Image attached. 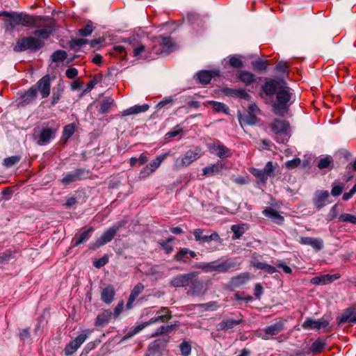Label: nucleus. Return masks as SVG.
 Returning <instances> with one entry per match:
<instances>
[{
    "instance_id": "61",
    "label": "nucleus",
    "mask_w": 356,
    "mask_h": 356,
    "mask_svg": "<svg viewBox=\"0 0 356 356\" xmlns=\"http://www.w3.org/2000/svg\"><path fill=\"white\" fill-rule=\"evenodd\" d=\"M180 350L181 352V355L184 356H188L190 355L191 351V346L189 343L186 341H184L180 344Z\"/></svg>"
},
{
    "instance_id": "43",
    "label": "nucleus",
    "mask_w": 356,
    "mask_h": 356,
    "mask_svg": "<svg viewBox=\"0 0 356 356\" xmlns=\"http://www.w3.org/2000/svg\"><path fill=\"white\" fill-rule=\"evenodd\" d=\"M175 325H163L158 327L156 330L152 334L151 337H156L159 335L168 334L175 329Z\"/></svg>"
},
{
    "instance_id": "60",
    "label": "nucleus",
    "mask_w": 356,
    "mask_h": 356,
    "mask_svg": "<svg viewBox=\"0 0 356 356\" xmlns=\"http://www.w3.org/2000/svg\"><path fill=\"white\" fill-rule=\"evenodd\" d=\"M183 132V129L179 126H176L172 131L168 132L165 135V140H170L171 138L177 136L180 133Z\"/></svg>"
},
{
    "instance_id": "63",
    "label": "nucleus",
    "mask_w": 356,
    "mask_h": 356,
    "mask_svg": "<svg viewBox=\"0 0 356 356\" xmlns=\"http://www.w3.org/2000/svg\"><path fill=\"white\" fill-rule=\"evenodd\" d=\"M332 159L330 156H327L323 159H321L318 163V167L320 169H324L327 168L330 164L332 163Z\"/></svg>"
},
{
    "instance_id": "18",
    "label": "nucleus",
    "mask_w": 356,
    "mask_h": 356,
    "mask_svg": "<svg viewBox=\"0 0 356 356\" xmlns=\"http://www.w3.org/2000/svg\"><path fill=\"white\" fill-rule=\"evenodd\" d=\"M171 318L172 314L169 309L162 307L159 310L156 311L155 316L151 318L149 321L152 325L158 322L167 323Z\"/></svg>"
},
{
    "instance_id": "1",
    "label": "nucleus",
    "mask_w": 356,
    "mask_h": 356,
    "mask_svg": "<svg viewBox=\"0 0 356 356\" xmlns=\"http://www.w3.org/2000/svg\"><path fill=\"white\" fill-rule=\"evenodd\" d=\"M261 90L270 98L275 95V99L271 101L272 111L275 115L284 117L289 113L293 93L284 80L269 79L263 84Z\"/></svg>"
},
{
    "instance_id": "54",
    "label": "nucleus",
    "mask_w": 356,
    "mask_h": 356,
    "mask_svg": "<svg viewBox=\"0 0 356 356\" xmlns=\"http://www.w3.org/2000/svg\"><path fill=\"white\" fill-rule=\"evenodd\" d=\"M79 34L83 37H86L90 35L93 31V26L91 22H88V24L83 28L78 30Z\"/></svg>"
},
{
    "instance_id": "13",
    "label": "nucleus",
    "mask_w": 356,
    "mask_h": 356,
    "mask_svg": "<svg viewBox=\"0 0 356 356\" xmlns=\"http://www.w3.org/2000/svg\"><path fill=\"white\" fill-rule=\"evenodd\" d=\"M190 289L187 294L193 296H204L207 291V285L203 281L197 280V277L193 278L190 282Z\"/></svg>"
},
{
    "instance_id": "9",
    "label": "nucleus",
    "mask_w": 356,
    "mask_h": 356,
    "mask_svg": "<svg viewBox=\"0 0 356 356\" xmlns=\"http://www.w3.org/2000/svg\"><path fill=\"white\" fill-rule=\"evenodd\" d=\"M286 322V320L280 318L274 323L265 327L263 330L264 332H260L258 336L264 340H268L270 337L277 335L284 331Z\"/></svg>"
},
{
    "instance_id": "21",
    "label": "nucleus",
    "mask_w": 356,
    "mask_h": 356,
    "mask_svg": "<svg viewBox=\"0 0 356 356\" xmlns=\"http://www.w3.org/2000/svg\"><path fill=\"white\" fill-rule=\"evenodd\" d=\"M210 149L212 152H215L216 154L221 159L230 157L232 156L231 150L221 144L219 141L214 142L211 145Z\"/></svg>"
},
{
    "instance_id": "27",
    "label": "nucleus",
    "mask_w": 356,
    "mask_h": 356,
    "mask_svg": "<svg viewBox=\"0 0 356 356\" xmlns=\"http://www.w3.org/2000/svg\"><path fill=\"white\" fill-rule=\"evenodd\" d=\"M299 242L302 245L312 246L316 251L321 250L323 247V241L321 238L312 237H301Z\"/></svg>"
},
{
    "instance_id": "37",
    "label": "nucleus",
    "mask_w": 356,
    "mask_h": 356,
    "mask_svg": "<svg viewBox=\"0 0 356 356\" xmlns=\"http://www.w3.org/2000/svg\"><path fill=\"white\" fill-rule=\"evenodd\" d=\"M149 106L148 104L143 105H135L132 107H130L122 112L123 116L130 115H136L140 113H143L147 111L149 109Z\"/></svg>"
},
{
    "instance_id": "58",
    "label": "nucleus",
    "mask_w": 356,
    "mask_h": 356,
    "mask_svg": "<svg viewBox=\"0 0 356 356\" xmlns=\"http://www.w3.org/2000/svg\"><path fill=\"white\" fill-rule=\"evenodd\" d=\"M154 172V171H153V170L152 168H150L149 165H146L140 171L139 178H140V179H145L147 177H149Z\"/></svg>"
},
{
    "instance_id": "5",
    "label": "nucleus",
    "mask_w": 356,
    "mask_h": 356,
    "mask_svg": "<svg viewBox=\"0 0 356 356\" xmlns=\"http://www.w3.org/2000/svg\"><path fill=\"white\" fill-rule=\"evenodd\" d=\"M1 15L9 17V24L13 28L17 25L31 27L34 24V20L36 16L29 15L24 13H9L3 11Z\"/></svg>"
},
{
    "instance_id": "48",
    "label": "nucleus",
    "mask_w": 356,
    "mask_h": 356,
    "mask_svg": "<svg viewBox=\"0 0 356 356\" xmlns=\"http://www.w3.org/2000/svg\"><path fill=\"white\" fill-rule=\"evenodd\" d=\"M209 104L212 105V107L215 111L222 112L226 114L228 113L229 108L224 103L211 101L209 102Z\"/></svg>"
},
{
    "instance_id": "39",
    "label": "nucleus",
    "mask_w": 356,
    "mask_h": 356,
    "mask_svg": "<svg viewBox=\"0 0 356 356\" xmlns=\"http://www.w3.org/2000/svg\"><path fill=\"white\" fill-rule=\"evenodd\" d=\"M326 344L327 343L325 339L318 338L312 343L310 347V351L314 355L320 354L323 351Z\"/></svg>"
},
{
    "instance_id": "3",
    "label": "nucleus",
    "mask_w": 356,
    "mask_h": 356,
    "mask_svg": "<svg viewBox=\"0 0 356 356\" xmlns=\"http://www.w3.org/2000/svg\"><path fill=\"white\" fill-rule=\"evenodd\" d=\"M202 154L203 153L200 147H195L193 149H188L176 159L173 165V169L175 170H179L187 168L199 159Z\"/></svg>"
},
{
    "instance_id": "23",
    "label": "nucleus",
    "mask_w": 356,
    "mask_h": 356,
    "mask_svg": "<svg viewBox=\"0 0 356 356\" xmlns=\"http://www.w3.org/2000/svg\"><path fill=\"white\" fill-rule=\"evenodd\" d=\"M222 92L227 96L236 97L249 101L251 96L244 89H232L229 88H224Z\"/></svg>"
},
{
    "instance_id": "57",
    "label": "nucleus",
    "mask_w": 356,
    "mask_h": 356,
    "mask_svg": "<svg viewBox=\"0 0 356 356\" xmlns=\"http://www.w3.org/2000/svg\"><path fill=\"white\" fill-rule=\"evenodd\" d=\"M289 66L287 63L279 61L275 66V70L283 74H287L289 72Z\"/></svg>"
},
{
    "instance_id": "10",
    "label": "nucleus",
    "mask_w": 356,
    "mask_h": 356,
    "mask_svg": "<svg viewBox=\"0 0 356 356\" xmlns=\"http://www.w3.org/2000/svg\"><path fill=\"white\" fill-rule=\"evenodd\" d=\"M122 226V224L119 223L108 228L106 232H104L100 238H99L95 243L90 245V249L96 250L111 241L115 236L117 232L120 229Z\"/></svg>"
},
{
    "instance_id": "52",
    "label": "nucleus",
    "mask_w": 356,
    "mask_h": 356,
    "mask_svg": "<svg viewBox=\"0 0 356 356\" xmlns=\"http://www.w3.org/2000/svg\"><path fill=\"white\" fill-rule=\"evenodd\" d=\"M67 58V53L64 50H57L51 55L53 62H60L64 60Z\"/></svg>"
},
{
    "instance_id": "32",
    "label": "nucleus",
    "mask_w": 356,
    "mask_h": 356,
    "mask_svg": "<svg viewBox=\"0 0 356 356\" xmlns=\"http://www.w3.org/2000/svg\"><path fill=\"white\" fill-rule=\"evenodd\" d=\"M94 231V228L92 227H90L88 229L83 231L80 234H76L72 239V243L74 245L78 246L83 242L87 241L91 236L92 232Z\"/></svg>"
},
{
    "instance_id": "55",
    "label": "nucleus",
    "mask_w": 356,
    "mask_h": 356,
    "mask_svg": "<svg viewBox=\"0 0 356 356\" xmlns=\"http://www.w3.org/2000/svg\"><path fill=\"white\" fill-rule=\"evenodd\" d=\"M216 264H217V261H214L212 262L203 264L199 266V268H201L203 271H204L206 273L213 272V271L216 272V269H217Z\"/></svg>"
},
{
    "instance_id": "8",
    "label": "nucleus",
    "mask_w": 356,
    "mask_h": 356,
    "mask_svg": "<svg viewBox=\"0 0 356 356\" xmlns=\"http://www.w3.org/2000/svg\"><path fill=\"white\" fill-rule=\"evenodd\" d=\"M129 44L133 51V56L137 59H154L152 54L149 53V48H147L140 41L134 39L133 41H130Z\"/></svg>"
},
{
    "instance_id": "30",
    "label": "nucleus",
    "mask_w": 356,
    "mask_h": 356,
    "mask_svg": "<svg viewBox=\"0 0 356 356\" xmlns=\"http://www.w3.org/2000/svg\"><path fill=\"white\" fill-rule=\"evenodd\" d=\"M251 279L250 273H242L231 278L230 284L234 287H238L244 284Z\"/></svg>"
},
{
    "instance_id": "36",
    "label": "nucleus",
    "mask_w": 356,
    "mask_h": 356,
    "mask_svg": "<svg viewBox=\"0 0 356 356\" xmlns=\"http://www.w3.org/2000/svg\"><path fill=\"white\" fill-rule=\"evenodd\" d=\"M143 290H144V286L141 283L137 284L134 287V289H132L131 294L129 297L127 303V307L128 308H130L131 307V305L133 304V302L135 301V300L139 296V294H140L143 292Z\"/></svg>"
},
{
    "instance_id": "25",
    "label": "nucleus",
    "mask_w": 356,
    "mask_h": 356,
    "mask_svg": "<svg viewBox=\"0 0 356 356\" xmlns=\"http://www.w3.org/2000/svg\"><path fill=\"white\" fill-rule=\"evenodd\" d=\"M36 88H35L34 87H31L23 95H22L18 105L21 106H25L32 103L36 99Z\"/></svg>"
},
{
    "instance_id": "40",
    "label": "nucleus",
    "mask_w": 356,
    "mask_h": 356,
    "mask_svg": "<svg viewBox=\"0 0 356 356\" xmlns=\"http://www.w3.org/2000/svg\"><path fill=\"white\" fill-rule=\"evenodd\" d=\"M150 325H151V323L148 321L140 323L136 326L132 327L131 328V330L124 335V339H128L129 338H131L135 334H138L139 332H140L144 328H145L146 327H147Z\"/></svg>"
},
{
    "instance_id": "15",
    "label": "nucleus",
    "mask_w": 356,
    "mask_h": 356,
    "mask_svg": "<svg viewBox=\"0 0 356 356\" xmlns=\"http://www.w3.org/2000/svg\"><path fill=\"white\" fill-rule=\"evenodd\" d=\"M203 229L200 228L195 229L193 231V234L196 241L200 243H209L212 241H215L221 243V238L217 232H213L210 235H203Z\"/></svg>"
},
{
    "instance_id": "33",
    "label": "nucleus",
    "mask_w": 356,
    "mask_h": 356,
    "mask_svg": "<svg viewBox=\"0 0 356 356\" xmlns=\"http://www.w3.org/2000/svg\"><path fill=\"white\" fill-rule=\"evenodd\" d=\"M222 170V164L221 163H217L204 168L202 172L204 176L209 177L219 174Z\"/></svg>"
},
{
    "instance_id": "2",
    "label": "nucleus",
    "mask_w": 356,
    "mask_h": 356,
    "mask_svg": "<svg viewBox=\"0 0 356 356\" xmlns=\"http://www.w3.org/2000/svg\"><path fill=\"white\" fill-rule=\"evenodd\" d=\"M152 47L149 53H152L154 59L159 55H167L172 49L173 42L171 38L163 35L156 36L152 40Z\"/></svg>"
},
{
    "instance_id": "44",
    "label": "nucleus",
    "mask_w": 356,
    "mask_h": 356,
    "mask_svg": "<svg viewBox=\"0 0 356 356\" xmlns=\"http://www.w3.org/2000/svg\"><path fill=\"white\" fill-rule=\"evenodd\" d=\"M197 76L199 82L202 84L206 85L210 83L213 77V74L210 71L202 70L198 72Z\"/></svg>"
},
{
    "instance_id": "29",
    "label": "nucleus",
    "mask_w": 356,
    "mask_h": 356,
    "mask_svg": "<svg viewBox=\"0 0 356 356\" xmlns=\"http://www.w3.org/2000/svg\"><path fill=\"white\" fill-rule=\"evenodd\" d=\"M249 229V225L246 223H240L231 226V230L233 232L232 240L239 239L243 234Z\"/></svg>"
},
{
    "instance_id": "53",
    "label": "nucleus",
    "mask_w": 356,
    "mask_h": 356,
    "mask_svg": "<svg viewBox=\"0 0 356 356\" xmlns=\"http://www.w3.org/2000/svg\"><path fill=\"white\" fill-rule=\"evenodd\" d=\"M339 220L343 222H349L353 225H356V216L350 213H341L339 217Z\"/></svg>"
},
{
    "instance_id": "46",
    "label": "nucleus",
    "mask_w": 356,
    "mask_h": 356,
    "mask_svg": "<svg viewBox=\"0 0 356 356\" xmlns=\"http://www.w3.org/2000/svg\"><path fill=\"white\" fill-rule=\"evenodd\" d=\"M259 121V119L255 115L247 114L240 118V123L241 125H254Z\"/></svg>"
},
{
    "instance_id": "59",
    "label": "nucleus",
    "mask_w": 356,
    "mask_h": 356,
    "mask_svg": "<svg viewBox=\"0 0 356 356\" xmlns=\"http://www.w3.org/2000/svg\"><path fill=\"white\" fill-rule=\"evenodd\" d=\"M251 172L254 177L258 178L259 181H261L262 183H265L268 179V177L264 172L263 170L253 169L251 171Z\"/></svg>"
},
{
    "instance_id": "14",
    "label": "nucleus",
    "mask_w": 356,
    "mask_h": 356,
    "mask_svg": "<svg viewBox=\"0 0 356 356\" xmlns=\"http://www.w3.org/2000/svg\"><path fill=\"white\" fill-rule=\"evenodd\" d=\"M33 87L36 88L37 92H39L42 98H47L51 90V78L49 75L42 77Z\"/></svg>"
},
{
    "instance_id": "11",
    "label": "nucleus",
    "mask_w": 356,
    "mask_h": 356,
    "mask_svg": "<svg viewBox=\"0 0 356 356\" xmlns=\"http://www.w3.org/2000/svg\"><path fill=\"white\" fill-rule=\"evenodd\" d=\"M90 333L91 330H86L83 333L78 335L73 341L70 342L64 349L65 355H71L75 353L81 344L87 339Z\"/></svg>"
},
{
    "instance_id": "34",
    "label": "nucleus",
    "mask_w": 356,
    "mask_h": 356,
    "mask_svg": "<svg viewBox=\"0 0 356 356\" xmlns=\"http://www.w3.org/2000/svg\"><path fill=\"white\" fill-rule=\"evenodd\" d=\"M114 104V100L111 97H105L99 105L98 111L101 114H106L111 111Z\"/></svg>"
},
{
    "instance_id": "51",
    "label": "nucleus",
    "mask_w": 356,
    "mask_h": 356,
    "mask_svg": "<svg viewBox=\"0 0 356 356\" xmlns=\"http://www.w3.org/2000/svg\"><path fill=\"white\" fill-rule=\"evenodd\" d=\"M252 67L257 71H265L268 67L267 60L259 59L252 62Z\"/></svg>"
},
{
    "instance_id": "16",
    "label": "nucleus",
    "mask_w": 356,
    "mask_h": 356,
    "mask_svg": "<svg viewBox=\"0 0 356 356\" xmlns=\"http://www.w3.org/2000/svg\"><path fill=\"white\" fill-rule=\"evenodd\" d=\"M243 322L242 316L233 319L231 318H224L221 322L217 324L216 328L218 331H231L236 326L239 325Z\"/></svg>"
},
{
    "instance_id": "28",
    "label": "nucleus",
    "mask_w": 356,
    "mask_h": 356,
    "mask_svg": "<svg viewBox=\"0 0 356 356\" xmlns=\"http://www.w3.org/2000/svg\"><path fill=\"white\" fill-rule=\"evenodd\" d=\"M262 213L277 225H282L284 221V218L274 209L266 208L262 211Z\"/></svg>"
},
{
    "instance_id": "49",
    "label": "nucleus",
    "mask_w": 356,
    "mask_h": 356,
    "mask_svg": "<svg viewBox=\"0 0 356 356\" xmlns=\"http://www.w3.org/2000/svg\"><path fill=\"white\" fill-rule=\"evenodd\" d=\"M22 157L19 155L12 156L3 159V165L6 168H10L17 163Z\"/></svg>"
},
{
    "instance_id": "6",
    "label": "nucleus",
    "mask_w": 356,
    "mask_h": 356,
    "mask_svg": "<svg viewBox=\"0 0 356 356\" xmlns=\"http://www.w3.org/2000/svg\"><path fill=\"white\" fill-rule=\"evenodd\" d=\"M44 42L35 37H24L18 40L13 49L15 51H23L26 49L38 51L44 46Z\"/></svg>"
},
{
    "instance_id": "56",
    "label": "nucleus",
    "mask_w": 356,
    "mask_h": 356,
    "mask_svg": "<svg viewBox=\"0 0 356 356\" xmlns=\"http://www.w3.org/2000/svg\"><path fill=\"white\" fill-rule=\"evenodd\" d=\"M63 89L58 88L56 90H54L51 99V106L56 104L62 97Z\"/></svg>"
},
{
    "instance_id": "42",
    "label": "nucleus",
    "mask_w": 356,
    "mask_h": 356,
    "mask_svg": "<svg viewBox=\"0 0 356 356\" xmlns=\"http://www.w3.org/2000/svg\"><path fill=\"white\" fill-rule=\"evenodd\" d=\"M112 313L110 310H105L99 314L96 318L95 325L102 326L108 322L111 317Z\"/></svg>"
},
{
    "instance_id": "41",
    "label": "nucleus",
    "mask_w": 356,
    "mask_h": 356,
    "mask_svg": "<svg viewBox=\"0 0 356 356\" xmlns=\"http://www.w3.org/2000/svg\"><path fill=\"white\" fill-rule=\"evenodd\" d=\"M252 266L257 269L264 270V272L268 274H273L275 272H277V269L275 267L261 261L254 262L252 264Z\"/></svg>"
},
{
    "instance_id": "45",
    "label": "nucleus",
    "mask_w": 356,
    "mask_h": 356,
    "mask_svg": "<svg viewBox=\"0 0 356 356\" xmlns=\"http://www.w3.org/2000/svg\"><path fill=\"white\" fill-rule=\"evenodd\" d=\"M168 156V153H164L163 154L157 156L154 160H152L149 166L150 168L153 170V171H156L161 165V163L166 159Z\"/></svg>"
},
{
    "instance_id": "64",
    "label": "nucleus",
    "mask_w": 356,
    "mask_h": 356,
    "mask_svg": "<svg viewBox=\"0 0 356 356\" xmlns=\"http://www.w3.org/2000/svg\"><path fill=\"white\" fill-rule=\"evenodd\" d=\"M301 163V160L299 158H296L292 160L288 161L285 163V166L287 169L291 170L297 168Z\"/></svg>"
},
{
    "instance_id": "26",
    "label": "nucleus",
    "mask_w": 356,
    "mask_h": 356,
    "mask_svg": "<svg viewBox=\"0 0 356 356\" xmlns=\"http://www.w3.org/2000/svg\"><path fill=\"white\" fill-rule=\"evenodd\" d=\"M241 261H225L223 262H218L217 261L216 264V272L218 273H226L233 268H238L241 266Z\"/></svg>"
},
{
    "instance_id": "38",
    "label": "nucleus",
    "mask_w": 356,
    "mask_h": 356,
    "mask_svg": "<svg viewBox=\"0 0 356 356\" xmlns=\"http://www.w3.org/2000/svg\"><path fill=\"white\" fill-rule=\"evenodd\" d=\"M238 79L246 85H250L255 81V76L252 72L241 70L238 72Z\"/></svg>"
},
{
    "instance_id": "22",
    "label": "nucleus",
    "mask_w": 356,
    "mask_h": 356,
    "mask_svg": "<svg viewBox=\"0 0 356 356\" xmlns=\"http://www.w3.org/2000/svg\"><path fill=\"white\" fill-rule=\"evenodd\" d=\"M339 278V275L337 274L334 275H321L319 276L314 277L311 279L310 283L314 285H325L327 284L331 283L334 280H337Z\"/></svg>"
},
{
    "instance_id": "47",
    "label": "nucleus",
    "mask_w": 356,
    "mask_h": 356,
    "mask_svg": "<svg viewBox=\"0 0 356 356\" xmlns=\"http://www.w3.org/2000/svg\"><path fill=\"white\" fill-rule=\"evenodd\" d=\"M175 259L179 262L188 263L190 261L187 253V248H181L175 255Z\"/></svg>"
},
{
    "instance_id": "19",
    "label": "nucleus",
    "mask_w": 356,
    "mask_h": 356,
    "mask_svg": "<svg viewBox=\"0 0 356 356\" xmlns=\"http://www.w3.org/2000/svg\"><path fill=\"white\" fill-rule=\"evenodd\" d=\"M329 325V321L325 318H321L317 321L312 318H307L302 323V327L306 330H320L325 328Z\"/></svg>"
},
{
    "instance_id": "31",
    "label": "nucleus",
    "mask_w": 356,
    "mask_h": 356,
    "mask_svg": "<svg viewBox=\"0 0 356 356\" xmlns=\"http://www.w3.org/2000/svg\"><path fill=\"white\" fill-rule=\"evenodd\" d=\"M339 323H356V309L350 308L345 310L341 314Z\"/></svg>"
},
{
    "instance_id": "24",
    "label": "nucleus",
    "mask_w": 356,
    "mask_h": 356,
    "mask_svg": "<svg viewBox=\"0 0 356 356\" xmlns=\"http://www.w3.org/2000/svg\"><path fill=\"white\" fill-rule=\"evenodd\" d=\"M56 130L51 127H44L42 128L38 136L39 139L38 140V144L39 145H44L47 143L49 142L51 138H54L55 136Z\"/></svg>"
},
{
    "instance_id": "17",
    "label": "nucleus",
    "mask_w": 356,
    "mask_h": 356,
    "mask_svg": "<svg viewBox=\"0 0 356 356\" xmlns=\"http://www.w3.org/2000/svg\"><path fill=\"white\" fill-rule=\"evenodd\" d=\"M289 127V123L286 120L280 119H275L269 124L271 131L275 134H286Z\"/></svg>"
},
{
    "instance_id": "4",
    "label": "nucleus",
    "mask_w": 356,
    "mask_h": 356,
    "mask_svg": "<svg viewBox=\"0 0 356 356\" xmlns=\"http://www.w3.org/2000/svg\"><path fill=\"white\" fill-rule=\"evenodd\" d=\"M33 23L31 27L38 29L33 32V35L42 40L47 39L54 31V24L47 17L36 16Z\"/></svg>"
},
{
    "instance_id": "7",
    "label": "nucleus",
    "mask_w": 356,
    "mask_h": 356,
    "mask_svg": "<svg viewBox=\"0 0 356 356\" xmlns=\"http://www.w3.org/2000/svg\"><path fill=\"white\" fill-rule=\"evenodd\" d=\"M88 170L86 168H77L73 171L67 172L62 175L60 182L63 186H68L72 183L85 179L88 175Z\"/></svg>"
},
{
    "instance_id": "12",
    "label": "nucleus",
    "mask_w": 356,
    "mask_h": 356,
    "mask_svg": "<svg viewBox=\"0 0 356 356\" xmlns=\"http://www.w3.org/2000/svg\"><path fill=\"white\" fill-rule=\"evenodd\" d=\"M197 272L178 275L171 280L170 284L174 287H183L189 285L191 280L197 277Z\"/></svg>"
},
{
    "instance_id": "35",
    "label": "nucleus",
    "mask_w": 356,
    "mask_h": 356,
    "mask_svg": "<svg viewBox=\"0 0 356 356\" xmlns=\"http://www.w3.org/2000/svg\"><path fill=\"white\" fill-rule=\"evenodd\" d=\"M115 291L112 285H108L105 287L102 292V300L106 304H110L114 298Z\"/></svg>"
},
{
    "instance_id": "62",
    "label": "nucleus",
    "mask_w": 356,
    "mask_h": 356,
    "mask_svg": "<svg viewBox=\"0 0 356 356\" xmlns=\"http://www.w3.org/2000/svg\"><path fill=\"white\" fill-rule=\"evenodd\" d=\"M229 65L234 68H241L243 66V62L236 56H232L229 58Z\"/></svg>"
},
{
    "instance_id": "50",
    "label": "nucleus",
    "mask_w": 356,
    "mask_h": 356,
    "mask_svg": "<svg viewBox=\"0 0 356 356\" xmlns=\"http://www.w3.org/2000/svg\"><path fill=\"white\" fill-rule=\"evenodd\" d=\"M75 127L73 124H69L64 127L62 139L67 141L74 133Z\"/></svg>"
},
{
    "instance_id": "20",
    "label": "nucleus",
    "mask_w": 356,
    "mask_h": 356,
    "mask_svg": "<svg viewBox=\"0 0 356 356\" xmlns=\"http://www.w3.org/2000/svg\"><path fill=\"white\" fill-rule=\"evenodd\" d=\"M327 191H316L313 197V204L317 210H320L327 203L329 197Z\"/></svg>"
}]
</instances>
